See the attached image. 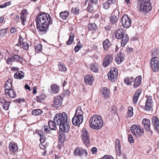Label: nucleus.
<instances>
[{"label":"nucleus","instance_id":"1","mask_svg":"<svg viewBox=\"0 0 159 159\" xmlns=\"http://www.w3.org/2000/svg\"><path fill=\"white\" fill-rule=\"evenodd\" d=\"M35 21L38 30L44 33L48 31L49 25L52 23L51 17L47 13H41L36 16Z\"/></svg>","mask_w":159,"mask_h":159},{"label":"nucleus","instance_id":"2","mask_svg":"<svg viewBox=\"0 0 159 159\" xmlns=\"http://www.w3.org/2000/svg\"><path fill=\"white\" fill-rule=\"evenodd\" d=\"M103 125L102 119L100 115H93L90 118L89 121V125L91 129L99 130L102 127Z\"/></svg>","mask_w":159,"mask_h":159},{"label":"nucleus","instance_id":"3","mask_svg":"<svg viewBox=\"0 0 159 159\" xmlns=\"http://www.w3.org/2000/svg\"><path fill=\"white\" fill-rule=\"evenodd\" d=\"M138 4L139 11L144 14L152 10V6L150 0H139Z\"/></svg>","mask_w":159,"mask_h":159},{"label":"nucleus","instance_id":"4","mask_svg":"<svg viewBox=\"0 0 159 159\" xmlns=\"http://www.w3.org/2000/svg\"><path fill=\"white\" fill-rule=\"evenodd\" d=\"M83 112L81 110L80 106L77 107L76 108L74 117L72 119L73 124L75 125H80L83 122Z\"/></svg>","mask_w":159,"mask_h":159},{"label":"nucleus","instance_id":"5","mask_svg":"<svg viewBox=\"0 0 159 159\" xmlns=\"http://www.w3.org/2000/svg\"><path fill=\"white\" fill-rule=\"evenodd\" d=\"M116 38L118 39H122L121 46L124 47L129 40V38L126 34H125L124 30L122 28L118 29L115 32Z\"/></svg>","mask_w":159,"mask_h":159},{"label":"nucleus","instance_id":"6","mask_svg":"<svg viewBox=\"0 0 159 159\" xmlns=\"http://www.w3.org/2000/svg\"><path fill=\"white\" fill-rule=\"evenodd\" d=\"M67 115L64 112L57 113L53 118L54 121L58 125L67 122Z\"/></svg>","mask_w":159,"mask_h":159},{"label":"nucleus","instance_id":"7","mask_svg":"<svg viewBox=\"0 0 159 159\" xmlns=\"http://www.w3.org/2000/svg\"><path fill=\"white\" fill-rule=\"evenodd\" d=\"M130 129L133 134L136 137L142 136L144 134L143 128L138 125H133L131 126Z\"/></svg>","mask_w":159,"mask_h":159},{"label":"nucleus","instance_id":"8","mask_svg":"<svg viewBox=\"0 0 159 159\" xmlns=\"http://www.w3.org/2000/svg\"><path fill=\"white\" fill-rule=\"evenodd\" d=\"M81 138L84 144L86 146L88 147L90 145L89 134L88 131L85 128L82 129Z\"/></svg>","mask_w":159,"mask_h":159},{"label":"nucleus","instance_id":"9","mask_svg":"<svg viewBox=\"0 0 159 159\" xmlns=\"http://www.w3.org/2000/svg\"><path fill=\"white\" fill-rule=\"evenodd\" d=\"M75 156L82 157H86L88 155V153L86 149L81 147L76 148L73 152Z\"/></svg>","mask_w":159,"mask_h":159},{"label":"nucleus","instance_id":"10","mask_svg":"<svg viewBox=\"0 0 159 159\" xmlns=\"http://www.w3.org/2000/svg\"><path fill=\"white\" fill-rule=\"evenodd\" d=\"M107 75L108 79L112 82H114L116 80L118 76L117 69L115 67L111 68Z\"/></svg>","mask_w":159,"mask_h":159},{"label":"nucleus","instance_id":"11","mask_svg":"<svg viewBox=\"0 0 159 159\" xmlns=\"http://www.w3.org/2000/svg\"><path fill=\"white\" fill-rule=\"evenodd\" d=\"M151 67L155 72L157 71L159 69V59L156 57H152L150 60Z\"/></svg>","mask_w":159,"mask_h":159},{"label":"nucleus","instance_id":"12","mask_svg":"<svg viewBox=\"0 0 159 159\" xmlns=\"http://www.w3.org/2000/svg\"><path fill=\"white\" fill-rule=\"evenodd\" d=\"M121 22L123 26L125 28H128L130 27L132 22L131 19L126 15H124L122 16Z\"/></svg>","mask_w":159,"mask_h":159},{"label":"nucleus","instance_id":"13","mask_svg":"<svg viewBox=\"0 0 159 159\" xmlns=\"http://www.w3.org/2000/svg\"><path fill=\"white\" fill-rule=\"evenodd\" d=\"M113 60V57L111 55H107L104 59L102 65L104 67L107 66Z\"/></svg>","mask_w":159,"mask_h":159},{"label":"nucleus","instance_id":"14","mask_svg":"<svg viewBox=\"0 0 159 159\" xmlns=\"http://www.w3.org/2000/svg\"><path fill=\"white\" fill-rule=\"evenodd\" d=\"M60 132L68 133L70 129L69 123L68 122L59 125Z\"/></svg>","mask_w":159,"mask_h":159},{"label":"nucleus","instance_id":"15","mask_svg":"<svg viewBox=\"0 0 159 159\" xmlns=\"http://www.w3.org/2000/svg\"><path fill=\"white\" fill-rule=\"evenodd\" d=\"M62 99L60 96H57L54 98V107H58L62 105Z\"/></svg>","mask_w":159,"mask_h":159},{"label":"nucleus","instance_id":"16","mask_svg":"<svg viewBox=\"0 0 159 159\" xmlns=\"http://www.w3.org/2000/svg\"><path fill=\"white\" fill-rule=\"evenodd\" d=\"M124 53L121 52H119L116 55L115 60L117 64H120L124 60Z\"/></svg>","mask_w":159,"mask_h":159},{"label":"nucleus","instance_id":"17","mask_svg":"<svg viewBox=\"0 0 159 159\" xmlns=\"http://www.w3.org/2000/svg\"><path fill=\"white\" fill-rule=\"evenodd\" d=\"M116 2V0H107L106 2L102 4V7L104 9H107L110 6H112L115 4Z\"/></svg>","mask_w":159,"mask_h":159},{"label":"nucleus","instance_id":"18","mask_svg":"<svg viewBox=\"0 0 159 159\" xmlns=\"http://www.w3.org/2000/svg\"><path fill=\"white\" fill-rule=\"evenodd\" d=\"M142 124L146 131L149 132L150 131V123L149 120L147 119H143L142 120Z\"/></svg>","mask_w":159,"mask_h":159},{"label":"nucleus","instance_id":"19","mask_svg":"<svg viewBox=\"0 0 159 159\" xmlns=\"http://www.w3.org/2000/svg\"><path fill=\"white\" fill-rule=\"evenodd\" d=\"M152 107V98L151 97H149L148 98L145 105V108L147 111H150Z\"/></svg>","mask_w":159,"mask_h":159},{"label":"nucleus","instance_id":"20","mask_svg":"<svg viewBox=\"0 0 159 159\" xmlns=\"http://www.w3.org/2000/svg\"><path fill=\"white\" fill-rule=\"evenodd\" d=\"M94 79L93 76L90 75H87L84 77V80L86 84L91 85L93 83Z\"/></svg>","mask_w":159,"mask_h":159},{"label":"nucleus","instance_id":"21","mask_svg":"<svg viewBox=\"0 0 159 159\" xmlns=\"http://www.w3.org/2000/svg\"><path fill=\"white\" fill-rule=\"evenodd\" d=\"M152 122L154 129L157 132L159 131V120L156 116H154L152 119Z\"/></svg>","mask_w":159,"mask_h":159},{"label":"nucleus","instance_id":"22","mask_svg":"<svg viewBox=\"0 0 159 159\" xmlns=\"http://www.w3.org/2000/svg\"><path fill=\"white\" fill-rule=\"evenodd\" d=\"M115 147L116 149L117 155L120 156L121 154V145L119 139H117L115 141Z\"/></svg>","mask_w":159,"mask_h":159},{"label":"nucleus","instance_id":"23","mask_svg":"<svg viewBox=\"0 0 159 159\" xmlns=\"http://www.w3.org/2000/svg\"><path fill=\"white\" fill-rule=\"evenodd\" d=\"M141 76H138L134 80V84L133 85L134 88L138 87L141 83Z\"/></svg>","mask_w":159,"mask_h":159},{"label":"nucleus","instance_id":"24","mask_svg":"<svg viewBox=\"0 0 159 159\" xmlns=\"http://www.w3.org/2000/svg\"><path fill=\"white\" fill-rule=\"evenodd\" d=\"M141 92V89L138 90L134 94L133 98V101L134 103H136L137 102Z\"/></svg>","mask_w":159,"mask_h":159},{"label":"nucleus","instance_id":"25","mask_svg":"<svg viewBox=\"0 0 159 159\" xmlns=\"http://www.w3.org/2000/svg\"><path fill=\"white\" fill-rule=\"evenodd\" d=\"M51 92L53 93H57L59 91V86L57 85L53 84L50 87Z\"/></svg>","mask_w":159,"mask_h":159},{"label":"nucleus","instance_id":"26","mask_svg":"<svg viewBox=\"0 0 159 159\" xmlns=\"http://www.w3.org/2000/svg\"><path fill=\"white\" fill-rule=\"evenodd\" d=\"M24 76V73L22 71H19L16 72L14 75L15 78L17 79H23Z\"/></svg>","mask_w":159,"mask_h":159},{"label":"nucleus","instance_id":"27","mask_svg":"<svg viewBox=\"0 0 159 159\" xmlns=\"http://www.w3.org/2000/svg\"><path fill=\"white\" fill-rule=\"evenodd\" d=\"M49 127L51 130H56L57 129L56 125L54 120H49L48 122Z\"/></svg>","mask_w":159,"mask_h":159},{"label":"nucleus","instance_id":"28","mask_svg":"<svg viewBox=\"0 0 159 159\" xmlns=\"http://www.w3.org/2000/svg\"><path fill=\"white\" fill-rule=\"evenodd\" d=\"M103 46L104 50L107 51L110 47L111 44L108 39H106L103 42Z\"/></svg>","mask_w":159,"mask_h":159},{"label":"nucleus","instance_id":"29","mask_svg":"<svg viewBox=\"0 0 159 159\" xmlns=\"http://www.w3.org/2000/svg\"><path fill=\"white\" fill-rule=\"evenodd\" d=\"M5 92L6 94H8L11 98H13L16 96V93L12 89H9L8 91H5Z\"/></svg>","mask_w":159,"mask_h":159},{"label":"nucleus","instance_id":"30","mask_svg":"<svg viewBox=\"0 0 159 159\" xmlns=\"http://www.w3.org/2000/svg\"><path fill=\"white\" fill-rule=\"evenodd\" d=\"M46 97V96L44 94H42L39 96H37L35 100L39 102H42L44 100Z\"/></svg>","mask_w":159,"mask_h":159},{"label":"nucleus","instance_id":"31","mask_svg":"<svg viewBox=\"0 0 159 159\" xmlns=\"http://www.w3.org/2000/svg\"><path fill=\"white\" fill-rule=\"evenodd\" d=\"M134 78L133 77H126L125 78L124 81L128 85H131V83L133 82Z\"/></svg>","mask_w":159,"mask_h":159},{"label":"nucleus","instance_id":"32","mask_svg":"<svg viewBox=\"0 0 159 159\" xmlns=\"http://www.w3.org/2000/svg\"><path fill=\"white\" fill-rule=\"evenodd\" d=\"M90 69L92 71L94 72H97L98 70V66L95 63L91 64L90 66Z\"/></svg>","mask_w":159,"mask_h":159},{"label":"nucleus","instance_id":"33","mask_svg":"<svg viewBox=\"0 0 159 159\" xmlns=\"http://www.w3.org/2000/svg\"><path fill=\"white\" fill-rule=\"evenodd\" d=\"M69 15V12L67 11L61 12L60 14V16L63 19L65 20L67 18Z\"/></svg>","mask_w":159,"mask_h":159},{"label":"nucleus","instance_id":"34","mask_svg":"<svg viewBox=\"0 0 159 159\" xmlns=\"http://www.w3.org/2000/svg\"><path fill=\"white\" fill-rule=\"evenodd\" d=\"M102 96L105 98H108L109 94V91L106 88H104L102 91Z\"/></svg>","mask_w":159,"mask_h":159},{"label":"nucleus","instance_id":"35","mask_svg":"<svg viewBox=\"0 0 159 159\" xmlns=\"http://www.w3.org/2000/svg\"><path fill=\"white\" fill-rule=\"evenodd\" d=\"M14 61L22 63L23 61V58L17 55H15L13 56Z\"/></svg>","mask_w":159,"mask_h":159},{"label":"nucleus","instance_id":"36","mask_svg":"<svg viewBox=\"0 0 159 159\" xmlns=\"http://www.w3.org/2000/svg\"><path fill=\"white\" fill-rule=\"evenodd\" d=\"M5 91H8V90L12 89L11 82L9 80L6 81L5 83Z\"/></svg>","mask_w":159,"mask_h":159},{"label":"nucleus","instance_id":"37","mask_svg":"<svg viewBox=\"0 0 159 159\" xmlns=\"http://www.w3.org/2000/svg\"><path fill=\"white\" fill-rule=\"evenodd\" d=\"M74 37V35L73 33H71L70 34L69 39L66 42L67 45L71 44L73 42Z\"/></svg>","mask_w":159,"mask_h":159},{"label":"nucleus","instance_id":"38","mask_svg":"<svg viewBox=\"0 0 159 159\" xmlns=\"http://www.w3.org/2000/svg\"><path fill=\"white\" fill-rule=\"evenodd\" d=\"M10 149L12 151H16L18 149V147L16 144L14 143H10L9 145Z\"/></svg>","mask_w":159,"mask_h":159},{"label":"nucleus","instance_id":"39","mask_svg":"<svg viewBox=\"0 0 159 159\" xmlns=\"http://www.w3.org/2000/svg\"><path fill=\"white\" fill-rule=\"evenodd\" d=\"M32 113L33 115L36 116L43 113V111L40 109H34L32 111Z\"/></svg>","mask_w":159,"mask_h":159},{"label":"nucleus","instance_id":"40","mask_svg":"<svg viewBox=\"0 0 159 159\" xmlns=\"http://www.w3.org/2000/svg\"><path fill=\"white\" fill-rule=\"evenodd\" d=\"M133 108L132 107H128V111L127 112V116L129 117H132L133 115Z\"/></svg>","mask_w":159,"mask_h":159},{"label":"nucleus","instance_id":"41","mask_svg":"<svg viewBox=\"0 0 159 159\" xmlns=\"http://www.w3.org/2000/svg\"><path fill=\"white\" fill-rule=\"evenodd\" d=\"M110 21L112 24L116 23L118 20L117 17L115 15L110 17Z\"/></svg>","mask_w":159,"mask_h":159},{"label":"nucleus","instance_id":"42","mask_svg":"<svg viewBox=\"0 0 159 159\" xmlns=\"http://www.w3.org/2000/svg\"><path fill=\"white\" fill-rule=\"evenodd\" d=\"M58 67L60 71H65L66 70V68L63 64L60 63H58Z\"/></svg>","mask_w":159,"mask_h":159},{"label":"nucleus","instance_id":"43","mask_svg":"<svg viewBox=\"0 0 159 159\" xmlns=\"http://www.w3.org/2000/svg\"><path fill=\"white\" fill-rule=\"evenodd\" d=\"M42 47V45L40 44H37L35 48L36 52L37 53H39L41 51Z\"/></svg>","mask_w":159,"mask_h":159},{"label":"nucleus","instance_id":"44","mask_svg":"<svg viewBox=\"0 0 159 159\" xmlns=\"http://www.w3.org/2000/svg\"><path fill=\"white\" fill-rule=\"evenodd\" d=\"M82 45L79 41L78 42V44L74 48V50L75 52H77L80 49H81V48H82Z\"/></svg>","mask_w":159,"mask_h":159},{"label":"nucleus","instance_id":"45","mask_svg":"<svg viewBox=\"0 0 159 159\" xmlns=\"http://www.w3.org/2000/svg\"><path fill=\"white\" fill-rule=\"evenodd\" d=\"M97 28V26L95 23H93L89 25L88 29L90 30H93Z\"/></svg>","mask_w":159,"mask_h":159},{"label":"nucleus","instance_id":"46","mask_svg":"<svg viewBox=\"0 0 159 159\" xmlns=\"http://www.w3.org/2000/svg\"><path fill=\"white\" fill-rule=\"evenodd\" d=\"M14 61V56H10L8 57L7 60V64H10L11 63Z\"/></svg>","mask_w":159,"mask_h":159},{"label":"nucleus","instance_id":"47","mask_svg":"<svg viewBox=\"0 0 159 159\" xmlns=\"http://www.w3.org/2000/svg\"><path fill=\"white\" fill-rule=\"evenodd\" d=\"M10 104V103L9 102H6L5 104L2 105L3 108L6 110H8L9 109Z\"/></svg>","mask_w":159,"mask_h":159},{"label":"nucleus","instance_id":"48","mask_svg":"<svg viewBox=\"0 0 159 159\" xmlns=\"http://www.w3.org/2000/svg\"><path fill=\"white\" fill-rule=\"evenodd\" d=\"M92 4L91 3H89L88 6L87 7L88 11L90 12H92L94 10L93 6L92 5Z\"/></svg>","mask_w":159,"mask_h":159},{"label":"nucleus","instance_id":"49","mask_svg":"<svg viewBox=\"0 0 159 159\" xmlns=\"http://www.w3.org/2000/svg\"><path fill=\"white\" fill-rule=\"evenodd\" d=\"M8 28L1 30L0 31V36L2 37L4 36L7 33V30Z\"/></svg>","mask_w":159,"mask_h":159},{"label":"nucleus","instance_id":"50","mask_svg":"<svg viewBox=\"0 0 159 159\" xmlns=\"http://www.w3.org/2000/svg\"><path fill=\"white\" fill-rule=\"evenodd\" d=\"M23 39L21 37V35H19V39H18V43L17 44L18 46H20L23 44Z\"/></svg>","mask_w":159,"mask_h":159},{"label":"nucleus","instance_id":"51","mask_svg":"<svg viewBox=\"0 0 159 159\" xmlns=\"http://www.w3.org/2000/svg\"><path fill=\"white\" fill-rule=\"evenodd\" d=\"M71 11L72 13H74L75 15H78L79 14V9L77 7L72 8Z\"/></svg>","mask_w":159,"mask_h":159},{"label":"nucleus","instance_id":"52","mask_svg":"<svg viewBox=\"0 0 159 159\" xmlns=\"http://www.w3.org/2000/svg\"><path fill=\"white\" fill-rule=\"evenodd\" d=\"M22 45V48L24 50H27L28 49L29 45L28 43L27 42H23Z\"/></svg>","mask_w":159,"mask_h":159},{"label":"nucleus","instance_id":"53","mask_svg":"<svg viewBox=\"0 0 159 159\" xmlns=\"http://www.w3.org/2000/svg\"><path fill=\"white\" fill-rule=\"evenodd\" d=\"M128 140L130 143H133L134 142V139L133 136L131 134H129L128 135Z\"/></svg>","mask_w":159,"mask_h":159},{"label":"nucleus","instance_id":"54","mask_svg":"<svg viewBox=\"0 0 159 159\" xmlns=\"http://www.w3.org/2000/svg\"><path fill=\"white\" fill-rule=\"evenodd\" d=\"M111 112L112 114H115L117 112V110L116 107L112 106L111 107Z\"/></svg>","mask_w":159,"mask_h":159},{"label":"nucleus","instance_id":"55","mask_svg":"<svg viewBox=\"0 0 159 159\" xmlns=\"http://www.w3.org/2000/svg\"><path fill=\"white\" fill-rule=\"evenodd\" d=\"M40 140L41 143H44L45 141V138L44 135H42L40 137Z\"/></svg>","mask_w":159,"mask_h":159},{"label":"nucleus","instance_id":"56","mask_svg":"<svg viewBox=\"0 0 159 159\" xmlns=\"http://www.w3.org/2000/svg\"><path fill=\"white\" fill-rule=\"evenodd\" d=\"M65 135L64 134L62 133V135H60L59 136V139L61 142V143L64 142V140Z\"/></svg>","mask_w":159,"mask_h":159},{"label":"nucleus","instance_id":"57","mask_svg":"<svg viewBox=\"0 0 159 159\" xmlns=\"http://www.w3.org/2000/svg\"><path fill=\"white\" fill-rule=\"evenodd\" d=\"M16 31V29L15 27H12L11 29L10 33L11 34H14L15 33Z\"/></svg>","mask_w":159,"mask_h":159},{"label":"nucleus","instance_id":"58","mask_svg":"<svg viewBox=\"0 0 159 159\" xmlns=\"http://www.w3.org/2000/svg\"><path fill=\"white\" fill-rule=\"evenodd\" d=\"M44 132L46 133H48L50 131V129L48 128V127L47 125H44Z\"/></svg>","mask_w":159,"mask_h":159},{"label":"nucleus","instance_id":"59","mask_svg":"<svg viewBox=\"0 0 159 159\" xmlns=\"http://www.w3.org/2000/svg\"><path fill=\"white\" fill-rule=\"evenodd\" d=\"M97 149L96 147H93L91 149V152L92 153L94 154L97 152Z\"/></svg>","mask_w":159,"mask_h":159},{"label":"nucleus","instance_id":"60","mask_svg":"<svg viewBox=\"0 0 159 159\" xmlns=\"http://www.w3.org/2000/svg\"><path fill=\"white\" fill-rule=\"evenodd\" d=\"M90 3L95 5L98 3V0H90Z\"/></svg>","mask_w":159,"mask_h":159},{"label":"nucleus","instance_id":"61","mask_svg":"<svg viewBox=\"0 0 159 159\" xmlns=\"http://www.w3.org/2000/svg\"><path fill=\"white\" fill-rule=\"evenodd\" d=\"M43 143H41L39 145V147L42 149L44 150L45 149V147L43 144Z\"/></svg>","mask_w":159,"mask_h":159},{"label":"nucleus","instance_id":"62","mask_svg":"<svg viewBox=\"0 0 159 159\" xmlns=\"http://www.w3.org/2000/svg\"><path fill=\"white\" fill-rule=\"evenodd\" d=\"M19 70V68L17 67H12L11 68V70L15 71H18Z\"/></svg>","mask_w":159,"mask_h":159},{"label":"nucleus","instance_id":"63","mask_svg":"<svg viewBox=\"0 0 159 159\" xmlns=\"http://www.w3.org/2000/svg\"><path fill=\"white\" fill-rule=\"evenodd\" d=\"M27 11L25 9H24L21 11V16H24V15L26 13Z\"/></svg>","mask_w":159,"mask_h":159},{"label":"nucleus","instance_id":"64","mask_svg":"<svg viewBox=\"0 0 159 159\" xmlns=\"http://www.w3.org/2000/svg\"><path fill=\"white\" fill-rule=\"evenodd\" d=\"M105 156L106 159H114V158L111 156L106 155Z\"/></svg>","mask_w":159,"mask_h":159}]
</instances>
